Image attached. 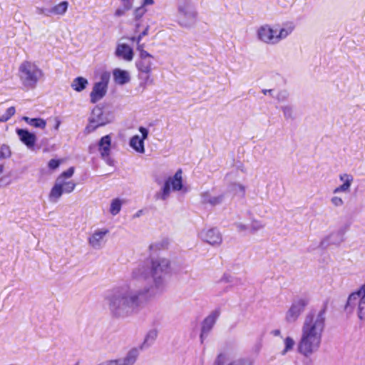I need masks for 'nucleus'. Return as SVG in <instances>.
<instances>
[{
  "mask_svg": "<svg viewBox=\"0 0 365 365\" xmlns=\"http://www.w3.org/2000/svg\"><path fill=\"white\" fill-rule=\"evenodd\" d=\"M171 262L165 257L150 259L148 268L138 265L131 271L130 278L107 291L104 302L110 315L115 319H125L136 314L150 299L161 295L166 289V275Z\"/></svg>",
  "mask_w": 365,
  "mask_h": 365,
  "instance_id": "obj_1",
  "label": "nucleus"
},
{
  "mask_svg": "<svg viewBox=\"0 0 365 365\" xmlns=\"http://www.w3.org/2000/svg\"><path fill=\"white\" fill-rule=\"evenodd\" d=\"M324 328V312L320 310L309 312L302 323L298 351L306 357L317 352L322 345Z\"/></svg>",
  "mask_w": 365,
  "mask_h": 365,
  "instance_id": "obj_2",
  "label": "nucleus"
},
{
  "mask_svg": "<svg viewBox=\"0 0 365 365\" xmlns=\"http://www.w3.org/2000/svg\"><path fill=\"white\" fill-rule=\"evenodd\" d=\"M294 29L295 24L292 21L282 24H264L257 28L256 38L267 46H276L287 38Z\"/></svg>",
  "mask_w": 365,
  "mask_h": 365,
  "instance_id": "obj_3",
  "label": "nucleus"
},
{
  "mask_svg": "<svg viewBox=\"0 0 365 365\" xmlns=\"http://www.w3.org/2000/svg\"><path fill=\"white\" fill-rule=\"evenodd\" d=\"M18 77L24 88L32 90L44 78V72L35 61L26 60L19 66Z\"/></svg>",
  "mask_w": 365,
  "mask_h": 365,
  "instance_id": "obj_4",
  "label": "nucleus"
},
{
  "mask_svg": "<svg viewBox=\"0 0 365 365\" xmlns=\"http://www.w3.org/2000/svg\"><path fill=\"white\" fill-rule=\"evenodd\" d=\"M74 170V168L71 167L56 178L48 195L51 202H57L63 193L69 194L75 190L76 183L68 180L73 176Z\"/></svg>",
  "mask_w": 365,
  "mask_h": 365,
  "instance_id": "obj_5",
  "label": "nucleus"
},
{
  "mask_svg": "<svg viewBox=\"0 0 365 365\" xmlns=\"http://www.w3.org/2000/svg\"><path fill=\"white\" fill-rule=\"evenodd\" d=\"M197 11L191 0H179L177 7V21L182 27H190L196 21Z\"/></svg>",
  "mask_w": 365,
  "mask_h": 365,
  "instance_id": "obj_6",
  "label": "nucleus"
},
{
  "mask_svg": "<svg viewBox=\"0 0 365 365\" xmlns=\"http://www.w3.org/2000/svg\"><path fill=\"white\" fill-rule=\"evenodd\" d=\"M344 310L349 313L356 311L360 319H365V284L349 295Z\"/></svg>",
  "mask_w": 365,
  "mask_h": 365,
  "instance_id": "obj_7",
  "label": "nucleus"
},
{
  "mask_svg": "<svg viewBox=\"0 0 365 365\" xmlns=\"http://www.w3.org/2000/svg\"><path fill=\"white\" fill-rule=\"evenodd\" d=\"M309 300L306 297L294 298L284 315V321L287 324H293L297 322L299 319L305 312Z\"/></svg>",
  "mask_w": 365,
  "mask_h": 365,
  "instance_id": "obj_8",
  "label": "nucleus"
},
{
  "mask_svg": "<svg viewBox=\"0 0 365 365\" xmlns=\"http://www.w3.org/2000/svg\"><path fill=\"white\" fill-rule=\"evenodd\" d=\"M182 170L179 169L173 177L168 178L162 189L156 193V198L165 200L169 197L171 191H182L186 192L187 189L182 185Z\"/></svg>",
  "mask_w": 365,
  "mask_h": 365,
  "instance_id": "obj_9",
  "label": "nucleus"
},
{
  "mask_svg": "<svg viewBox=\"0 0 365 365\" xmlns=\"http://www.w3.org/2000/svg\"><path fill=\"white\" fill-rule=\"evenodd\" d=\"M339 180L342 184L333 190V194L334 195L330 199L331 205L335 207H342L344 205V199L339 195V194H348L350 192L354 178L351 175L343 173L339 175Z\"/></svg>",
  "mask_w": 365,
  "mask_h": 365,
  "instance_id": "obj_10",
  "label": "nucleus"
},
{
  "mask_svg": "<svg viewBox=\"0 0 365 365\" xmlns=\"http://www.w3.org/2000/svg\"><path fill=\"white\" fill-rule=\"evenodd\" d=\"M112 119L111 113L105 112L103 108L97 106L92 110L86 130L88 132L94 131L97 128L111 122Z\"/></svg>",
  "mask_w": 365,
  "mask_h": 365,
  "instance_id": "obj_11",
  "label": "nucleus"
},
{
  "mask_svg": "<svg viewBox=\"0 0 365 365\" xmlns=\"http://www.w3.org/2000/svg\"><path fill=\"white\" fill-rule=\"evenodd\" d=\"M109 233L110 230L107 227L95 229L88 237L89 247L95 250L103 249L107 242Z\"/></svg>",
  "mask_w": 365,
  "mask_h": 365,
  "instance_id": "obj_12",
  "label": "nucleus"
},
{
  "mask_svg": "<svg viewBox=\"0 0 365 365\" xmlns=\"http://www.w3.org/2000/svg\"><path fill=\"white\" fill-rule=\"evenodd\" d=\"M199 238L212 246H219L222 242V236L216 227H205L198 233Z\"/></svg>",
  "mask_w": 365,
  "mask_h": 365,
  "instance_id": "obj_13",
  "label": "nucleus"
},
{
  "mask_svg": "<svg viewBox=\"0 0 365 365\" xmlns=\"http://www.w3.org/2000/svg\"><path fill=\"white\" fill-rule=\"evenodd\" d=\"M108 82L109 76L107 74H103L101 76V81L93 84L90 93L91 103H96L104 98L108 91Z\"/></svg>",
  "mask_w": 365,
  "mask_h": 365,
  "instance_id": "obj_14",
  "label": "nucleus"
},
{
  "mask_svg": "<svg viewBox=\"0 0 365 365\" xmlns=\"http://www.w3.org/2000/svg\"><path fill=\"white\" fill-rule=\"evenodd\" d=\"M139 53V59L135 63L138 71L141 73H151L153 56L145 50Z\"/></svg>",
  "mask_w": 365,
  "mask_h": 365,
  "instance_id": "obj_15",
  "label": "nucleus"
},
{
  "mask_svg": "<svg viewBox=\"0 0 365 365\" xmlns=\"http://www.w3.org/2000/svg\"><path fill=\"white\" fill-rule=\"evenodd\" d=\"M114 54L117 58L126 62L132 61L134 58V51L132 47L122 42H118Z\"/></svg>",
  "mask_w": 365,
  "mask_h": 365,
  "instance_id": "obj_16",
  "label": "nucleus"
},
{
  "mask_svg": "<svg viewBox=\"0 0 365 365\" xmlns=\"http://www.w3.org/2000/svg\"><path fill=\"white\" fill-rule=\"evenodd\" d=\"M139 131L140 132L142 137L140 138L137 135L133 136L130 140L129 145L136 152L143 153L145 151L144 140L148 138V130L144 127H140Z\"/></svg>",
  "mask_w": 365,
  "mask_h": 365,
  "instance_id": "obj_17",
  "label": "nucleus"
},
{
  "mask_svg": "<svg viewBox=\"0 0 365 365\" xmlns=\"http://www.w3.org/2000/svg\"><path fill=\"white\" fill-rule=\"evenodd\" d=\"M344 240V232L341 230L333 232L325 236L320 242V246L326 248L330 245H339Z\"/></svg>",
  "mask_w": 365,
  "mask_h": 365,
  "instance_id": "obj_18",
  "label": "nucleus"
},
{
  "mask_svg": "<svg viewBox=\"0 0 365 365\" xmlns=\"http://www.w3.org/2000/svg\"><path fill=\"white\" fill-rule=\"evenodd\" d=\"M139 351L137 349H130L125 356L112 359L113 365H135Z\"/></svg>",
  "mask_w": 365,
  "mask_h": 365,
  "instance_id": "obj_19",
  "label": "nucleus"
},
{
  "mask_svg": "<svg viewBox=\"0 0 365 365\" xmlns=\"http://www.w3.org/2000/svg\"><path fill=\"white\" fill-rule=\"evenodd\" d=\"M114 83L118 86H124L130 83L131 80L130 73L128 71L120 68H115L112 71Z\"/></svg>",
  "mask_w": 365,
  "mask_h": 365,
  "instance_id": "obj_20",
  "label": "nucleus"
},
{
  "mask_svg": "<svg viewBox=\"0 0 365 365\" xmlns=\"http://www.w3.org/2000/svg\"><path fill=\"white\" fill-rule=\"evenodd\" d=\"M220 314V312L219 310H215L204 319L202 326L201 338H202L204 335H207L212 329Z\"/></svg>",
  "mask_w": 365,
  "mask_h": 365,
  "instance_id": "obj_21",
  "label": "nucleus"
},
{
  "mask_svg": "<svg viewBox=\"0 0 365 365\" xmlns=\"http://www.w3.org/2000/svg\"><path fill=\"white\" fill-rule=\"evenodd\" d=\"M16 133L20 140L29 148H31L34 146L36 141V136L35 134L24 129H17Z\"/></svg>",
  "mask_w": 365,
  "mask_h": 365,
  "instance_id": "obj_22",
  "label": "nucleus"
},
{
  "mask_svg": "<svg viewBox=\"0 0 365 365\" xmlns=\"http://www.w3.org/2000/svg\"><path fill=\"white\" fill-rule=\"evenodd\" d=\"M98 150L103 158L110 156L111 151V138L109 135L102 137L98 143Z\"/></svg>",
  "mask_w": 365,
  "mask_h": 365,
  "instance_id": "obj_23",
  "label": "nucleus"
},
{
  "mask_svg": "<svg viewBox=\"0 0 365 365\" xmlns=\"http://www.w3.org/2000/svg\"><path fill=\"white\" fill-rule=\"evenodd\" d=\"M124 203L125 201L123 199L119 197L112 199L109 206L110 214L113 216H115L119 214Z\"/></svg>",
  "mask_w": 365,
  "mask_h": 365,
  "instance_id": "obj_24",
  "label": "nucleus"
},
{
  "mask_svg": "<svg viewBox=\"0 0 365 365\" xmlns=\"http://www.w3.org/2000/svg\"><path fill=\"white\" fill-rule=\"evenodd\" d=\"M22 120L25 121L29 125L36 128L44 129L46 126V121L41 118H31L27 116L22 117Z\"/></svg>",
  "mask_w": 365,
  "mask_h": 365,
  "instance_id": "obj_25",
  "label": "nucleus"
},
{
  "mask_svg": "<svg viewBox=\"0 0 365 365\" xmlns=\"http://www.w3.org/2000/svg\"><path fill=\"white\" fill-rule=\"evenodd\" d=\"M88 85V80L83 77L79 76V77L75 78L73 80V81L71 84V87L76 92H81L84 89H86V88L87 87Z\"/></svg>",
  "mask_w": 365,
  "mask_h": 365,
  "instance_id": "obj_26",
  "label": "nucleus"
},
{
  "mask_svg": "<svg viewBox=\"0 0 365 365\" xmlns=\"http://www.w3.org/2000/svg\"><path fill=\"white\" fill-rule=\"evenodd\" d=\"M68 2L63 1L51 8V15L63 16L68 10Z\"/></svg>",
  "mask_w": 365,
  "mask_h": 365,
  "instance_id": "obj_27",
  "label": "nucleus"
},
{
  "mask_svg": "<svg viewBox=\"0 0 365 365\" xmlns=\"http://www.w3.org/2000/svg\"><path fill=\"white\" fill-rule=\"evenodd\" d=\"M120 2L121 3V5L119 7H118L114 12V16L118 18L125 16V14L128 11L131 10L133 7V4H130L128 2Z\"/></svg>",
  "mask_w": 365,
  "mask_h": 365,
  "instance_id": "obj_28",
  "label": "nucleus"
},
{
  "mask_svg": "<svg viewBox=\"0 0 365 365\" xmlns=\"http://www.w3.org/2000/svg\"><path fill=\"white\" fill-rule=\"evenodd\" d=\"M283 344H284V348L281 351V354L282 356H284L288 352L293 350L294 346L295 345V341L294 340V339L292 336H286L285 338H284Z\"/></svg>",
  "mask_w": 365,
  "mask_h": 365,
  "instance_id": "obj_29",
  "label": "nucleus"
},
{
  "mask_svg": "<svg viewBox=\"0 0 365 365\" xmlns=\"http://www.w3.org/2000/svg\"><path fill=\"white\" fill-rule=\"evenodd\" d=\"M250 225V233L255 234L258 231L262 230L265 227V223L257 219H252L249 223Z\"/></svg>",
  "mask_w": 365,
  "mask_h": 365,
  "instance_id": "obj_30",
  "label": "nucleus"
},
{
  "mask_svg": "<svg viewBox=\"0 0 365 365\" xmlns=\"http://www.w3.org/2000/svg\"><path fill=\"white\" fill-rule=\"evenodd\" d=\"M168 244L169 242L166 239L158 240L151 243L149 245V250L153 252H157L158 250H161L168 247Z\"/></svg>",
  "mask_w": 365,
  "mask_h": 365,
  "instance_id": "obj_31",
  "label": "nucleus"
},
{
  "mask_svg": "<svg viewBox=\"0 0 365 365\" xmlns=\"http://www.w3.org/2000/svg\"><path fill=\"white\" fill-rule=\"evenodd\" d=\"M157 336H158V331L155 329L150 330L147 333V334L144 339V341L142 344V348L149 346L150 344H152L156 339Z\"/></svg>",
  "mask_w": 365,
  "mask_h": 365,
  "instance_id": "obj_32",
  "label": "nucleus"
},
{
  "mask_svg": "<svg viewBox=\"0 0 365 365\" xmlns=\"http://www.w3.org/2000/svg\"><path fill=\"white\" fill-rule=\"evenodd\" d=\"M151 73H141L139 72L138 76L140 81V86L145 89L148 85L153 83V79L151 78Z\"/></svg>",
  "mask_w": 365,
  "mask_h": 365,
  "instance_id": "obj_33",
  "label": "nucleus"
},
{
  "mask_svg": "<svg viewBox=\"0 0 365 365\" xmlns=\"http://www.w3.org/2000/svg\"><path fill=\"white\" fill-rule=\"evenodd\" d=\"M59 167V161H49L46 168L41 169V174L47 175L51 174Z\"/></svg>",
  "mask_w": 365,
  "mask_h": 365,
  "instance_id": "obj_34",
  "label": "nucleus"
},
{
  "mask_svg": "<svg viewBox=\"0 0 365 365\" xmlns=\"http://www.w3.org/2000/svg\"><path fill=\"white\" fill-rule=\"evenodd\" d=\"M229 190L230 192L234 193L235 195H240V196H244L245 192V187L243 185L237 182L232 183L230 187Z\"/></svg>",
  "mask_w": 365,
  "mask_h": 365,
  "instance_id": "obj_35",
  "label": "nucleus"
},
{
  "mask_svg": "<svg viewBox=\"0 0 365 365\" xmlns=\"http://www.w3.org/2000/svg\"><path fill=\"white\" fill-rule=\"evenodd\" d=\"M281 110L286 120H292L294 118V108L291 105H284L281 107Z\"/></svg>",
  "mask_w": 365,
  "mask_h": 365,
  "instance_id": "obj_36",
  "label": "nucleus"
},
{
  "mask_svg": "<svg viewBox=\"0 0 365 365\" xmlns=\"http://www.w3.org/2000/svg\"><path fill=\"white\" fill-rule=\"evenodd\" d=\"M11 155L10 148L8 145H2L0 148V160L9 158Z\"/></svg>",
  "mask_w": 365,
  "mask_h": 365,
  "instance_id": "obj_37",
  "label": "nucleus"
},
{
  "mask_svg": "<svg viewBox=\"0 0 365 365\" xmlns=\"http://www.w3.org/2000/svg\"><path fill=\"white\" fill-rule=\"evenodd\" d=\"M147 9L145 6L141 5L140 6L137 7L133 11V16L135 20L140 19L143 15L146 13Z\"/></svg>",
  "mask_w": 365,
  "mask_h": 365,
  "instance_id": "obj_38",
  "label": "nucleus"
},
{
  "mask_svg": "<svg viewBox=\"0 0 365 365\" xmlns=\"http://www.w3.org/2000/svg\"><path fill=\"white\" fill-rule=\"evenodd\" d=\"M237 230L241 233L250 232L249 224H245L243 222H237L235 223Z\"/></svg>",
  "mask_w": 365,
  "mask_h": 365,
  "instance_id": "obj_39",
  "label": "nucleus"
},
{
  "mask_svg": "<svg viewBox=\"0 0 365 365\" xmlns=\"http://www.w3.org/2000/svg\"><path fill=\"white\" fill-rule=\"evenodd\" d=\"M129 40L136 43V49L138 51H141L144 50L145 45L144 43H141L140 36H135L129 38Z\"/></svg>",
  "mask_w": 365,
  "mask_h": 365,
  "instance_id": "obj_40",
  "label": "nucleus"
},
{
  "mask_svg": "<svg viewBox=\"0 0 365 365\" xmlns=\"http://www.w3.org/2000/svg\"><path fill=\"white\" fill-rule=\"evenodd\" d=\"M36 13L38 15H43L46 16H50L51 15V9H46L40 6L36 7Z\"/></svg>",
  "mask_w": 365,
  "mask_h": 365,
  "instance_id": "obj_41",
  "label": "nucleus"
},
{
  "mask_svg": "<svg viewBox=\"0 0 365 365\" xmlns=\"http://www.w3.org/2000/svg\"><path fill=\"white\" fill-rule=\"evenodd\" d=\"M209 204L212 205H216L220 204L223 201V195H220L217 196H212L211 199H209Z\"/></svg>",
  "mask_w": 365,
  "mask_h": 365,
  "instance_id": "obj_42",
  "label": "nucleus"
},
{
  "mask_svg": "<svg viewBox=\"0 0 365 365\" xmlns=\"http://www.w3.org/2000/svg\"><path fill=\"white\" fill-rule=\"evenodd\" d=\"M9 173L7 168L3 161H0V180L6 176Z\"/></svg>",
  "mask_w": 365,
  "mask_h": 365,
  "instance_id": "obj_43",
  "label": "nucleus"
},
{
  "mask_svg": "<svg viewBox=\"0 0 365 365\" xmlns=\"http://www.w3.org/2000/svg\"><path fill=\"white\" fill-rule=\"evenodd\" d=\"M16 113V108L14 106L9 107L3 115L9 120Z\"/></svg>",
  "mask_w": 365,
  "mask_h": 365,
  "instance_id": "obj_44",
  "label": "nucleus"
},
{
  "mask_svg": "<svg viewBox=\"0 0 365 365\" xmlns=\"http://www.w3.org/2000/svg\"><path fill=\"white\" fill-rule=\"evenodd\" d=\"M104 164H105L106 165H108V170H103V171H102L101 173H102L103 174H108V173H112V172L114 170L113 161H110V160L104 161Z\"/></svg>",
  "mask_w": 365,
  "mask_h": 365,
  "instance_id": "obj_45",
  "label": "nucleus"
},
{
  "mask_svg": "<svg viewBox=\"0 0 365 365\" xmlns=\"http://www.w3.org/2000/svg\"><path fill=\"white\" fill-rule=\"evenodd\" d=\"M227 365H252V364L247 360L244 359H237L231 361Z\"/></svg>",
  "mask_w": 365,
  "mask_h": 365,
  "instance_id": "obj_46",
  "label": "nucleus"
},
{
  "mask_svg": "<svg viewBox=\"0 0 365 365\" xmlns=\"http://www.w3.org/2000/svg\"><path fill=\"white\" fill-rule=\"evenodd\" d=\"M287 98L288 94L286 91H280L277 96V98L279 102L287 100Z\"/></svg>",
  "mask_w": 365,
  "mask_h": 365,
  "instance_id": "obj_47",
  "label": "nucleus"
},
{
  "mask_svg": "<svg viewBox=\"0 0 365 365\" xmlns=\"http://www.w3.org/2000/svg\"><path fill=\"white\" fill-rule=\"evenodd\" d=\"M149 29H150V26L148 24H147L143 30L139 33V34L138 35V36H140V40H142V38L145 36H148V31H149Z\"/></svg>",
  "mask_w": 365,
  "mask_h": 365,
  "instance_id": "obj_48",
  "label": "nucleus"
},
{
  "mask_svg": "<svg viewBox=\"0 0 365 365\" xmlns=\"http://www.w3.org/2000/svg\"><path fill=\"white\" fill-rule=\"evenodd\" d=\"M202 202L205 203H209V199H211V195L208 192H205L201 194Z\"/></svg>",
  "mask_w": 365,
  "mask_h": 365,
  "instance_id": "obj_49",
  "label": "nucleus"
},
{
  "mask_svg": "<svg viewBox=\"0 0 365 365\" xmlns=\"http://www.w3.org/2000/svg\"><path fill=\"white\" fill-rule=\"evenodd\" d=\"M262 93L264 95V96H269L271 97H274V89H263L262 91Z\"/></svg>",
  "mask_w": 365,
  "mask_h": 365,
  "instance_id": "obj_50",
  "label": "nucleus"
},
{
  "mask_svg": "<svg viewBox=\"0 0 365 365\" xmlns=\"http://www.w3.org/2000/svg\"><path fill=\"white\" fill-rule=\"evenodd\" d=\"M155 3L154 0H143L142 4L143 6H151Z\"/></svg>",
  "mask_w": 365,
  "mask_h": 365,
  "instance_id": "obj_51",
  "label": "nucleus"
},
{
  "mask_svg": "<svg viewBox=\"0 0 365 365\" xmlns=\"http://www.w3.org/2000/svg\"><path fill=\"white\" fill-rule=\"evenodd\" d=\"M97 365H113V359L104 360L98 363Z\"/></svg>",
  "mask_w": 365,
  "mask_h": 365,
  "instance_id": "obj_52",
  "label": "nucleus"
},
{
  "mask_svg": "<svg viewBox=\"0 0 365 365\" xmlns=\"http://www.w3.org/2000/svg\"><path fill=\"white\" fill-rule=\"evenodd\" d=\"M143 214V210H138L136 213H135L133 216V218H138L140 217Z\"/></svg>",
  "mask_w": 365,
  "mask_h": 365,
  "instance_id": "obj_53",
  "label": "nucleus"
},
{
  "mask_svg": "<svg viewBox=\"0 0 365 365\" xmlns=\"http://www.w3.org/2000/svg\"><path fill=\"white\" fill-rule=\"evenodd\" d=\"M61 124V121L58 119H56V124L54 128L58 130Z\"/></svg>",
  "mask_w": 365,
  "mask_h": 365,
  "instance_id": "obj_54",
  "label": "nucleus"
},
{
  "mask_svg": "<svg viewBox=\"0 0 365 365\" xmlns=\"http://www.w3.org/2000/svg\"><path fill=\"white\" fill-rule=\"evenodd\" d=\"M273 334L275 336H279V335H280L281 331L279 329H276V330L273 331Z\"/></svg>",
  "mask_w": 365,
  "mask_h": 365,
  "instance_id": "obj_55",
  "label": "nucleus"
},
{
  "mask_svg": "<svg viewBox=\"0 0 365 365\" xmlns=\"http://www.w3.org/2000/svg\"><path fill=\"white\" fill-rule=\"evenodd\" d=\"M119 1H125V2H128L130 4H134V1L135 0H118Z\"/></svg>",
  "mask_w": 365,
  "mask_h": 365,
  "instance_id": "obj_56",
  "label": "nucleus"
},
{
  "mask_svg": "<svg viewBox=\"0 0 365 365\" xmlns=\"http://www.w3.org/2000/svg\"><path fill=\"white\" fill-rule=\"evenodd\" d=\"M7 119L3 115L0 117V122H6Z\"/></svg>",
  "mask_w": 365,
  "mask_h": 365,
  "instance_id": "obj_57",
  "label": "nucleus"
},
{
  "mask_svg": "<svg viewBox=\"0 0 365 365\" xmlns=\"http://www.w3.org/2000/svg\"><path fill=\"white\" fill-rule=\"evenodd\" d=\"M140 26V24H139V23L136 24V25H135L136 31H139Z\"/></svg>",
  "mask_w": 365,
  "mask_h": 365,
  "instance_id": "obj_58",
  "label": "nucleus"
}]
</instances>
